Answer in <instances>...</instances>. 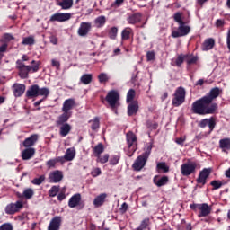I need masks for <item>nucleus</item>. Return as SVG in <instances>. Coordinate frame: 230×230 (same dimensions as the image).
<instances>
[{
  "label": "nucleus",
  "mask_w": 230,
  "mask_h": 230,
  "mask_svg": "<svg viewBox=\"0 0 230 230\" xmlns=\"http://www.w3.org/2000/svg\"><path fill=\"white\" fill-rule=\"evenodd\" d=\"M39 141V135H31L23 141V146L25 148H31Z\"/></svg>",
  "instance_id": "21"
},
{
  "label": "nucleus",
  "mask_w": 230,
  "mask_h": 230,
  "mask_svg": "<svg viewBox=\"0 0 230 230\" xmlns=\"http://www.w3.org/2000/svg\"><path fill=\"white\" fill-rule=\"evenodd\" d=\"M59 188L57 186H52L51 189L49 190V197H57L59 191Z\"/></svg>",
  "instance_id": "47"
},
{
  "label": "nucleus",
  "mask_w": 230,
  "mask_h": 230,
  "mask_svg": "<svg viewBox=\"0 0 230 230\" xmlns=\"http://www.w3.org/2000/svg\"><path fill=\"white\" fill-rule=\"evenodd\" d=\"M198 164L195 161L188 160L181 165V173L183 177H189L197 172Z\"/></svg>",
  "instance_id": "5"
},
{
  "label": "nucleus",
  "mask_w": 230,
  "mask_h": 230,
  "mask_svg": "<svg viewBox=\"0 0 230 230\" xmlns=\"http://www.w3.org/2000/svg\"><path fill=\"white\" fill-rule=\"evenodd\" d=\"M211 186H213L214 190H219V188H222V186H224V183H222V181L215 180L211 181Z\"/></svg>",
  "instance_id": "54"
},
{
  "label": "nucleus",
  "mask_w": 230,
  "mask_h": 230,
  "mask_svg": "<svg viewBox=\"0 0 230 230\" xmlns=\"http://www.w3.org/2000/svg\"><path fill=\"white\" fill-rule=\"evenodd\" d=\"M82 200V195L80 193L75 194L72 196L68 201L69 208H76Z\"/></svg>",
  "instance_id": "24"
},
{
  "label": "nucleus",
  "mask_w": 230,
  "mask_h": 230,
  "mask_svg": "<svg viewBox=\"0 0 230 230\" xmlns=\"http://www.w3.org/2000/svg\"><path fill=\"white\" fill-rule=\"evenodd\" d=\"M91 175L92 177H98L102 175V169H100L99 167L93 168Z\"/></svg>",
  "instance_id": "52"
},
{
  "label": "nucleus",
  "mask_w": 230,
  "mask_h": 230,
  "mask_svg": "<svg viewBox=\"0 0 230 230\" xmlns=\"http://www.w3.org/2000/svg\"><path fill=\"white\" fill-rule=\"evenodd\" d=\"M51 64L53 67H56V69H60V62L57 61L56 59L51 60Z\"/></svg>",
  "instance_id": "61"
},
{
  "label": "nucleus",
  "mask_w": 230,
  "mask_h": 230,
  "mask_svg": "<svg viewBox=\"0 0 230 230\" xmlns=\"http://www.w3.org/2000/svg\"><path fill=\"white\" fill-rule=\"evenodd\" d=\"M148 224H150L149 218H145L140 223V226L137 228V230H145L146 227H148Z\"/></svg>",
  "instance_id": "44"
},
{
  "label": "nucleus",
  "mask_w": 230,
  "mask_h": 230,
  "mask_svg": "<svg viewBox=\"0 0 230 230\" xmlns=\"http://www.w3.org/2000/svg\"><path fill=\"white\" fill-rule=\"evenodd\" d=\"M106 102H108L111 109L119 107V93L116 90L110 91L106 96Z\"/></svg>",
  "instance_id": "7"
},
{
  "label": "nucleus",
  "mask_w": 230,
  "mask_h": 230,
  "mask_svg": "<svg viewBox=\"0 0 230 230\" xmlns=\"http://www.w3.org/2000/svg\"><path fill=\"white\" fill-rule=\"evenodd\" d=\"M58 162V161L56 160V159L49 160V161L47 162V166H48L49 168H54L55 164H57Z\"/></svg>",
  "instance_id": "59"
},
{
  "label": "nucleus",
  "mask_w": 230,
  "mask_h": 230,
  "mask_svg": "<svg viewBox=\"0 0 230 230\" xmlns=\"http://www.w3.org/2000/svg\"><path fill=\"white\" fill-rule=\"evenodd\" d=\"M0 230H13V226L10 223L1 225Z\"/></svg>",
  "instance_id": "57"
},
{
  "label": "nucleus",
  "mask_w": 230,
  "mask_h": 230,
  "mask_svg": "<svg viewBox=\"0 0 230 230\" xmlns=\"http://www.w3.org/2000/svg\"><path fill=\"white\" fill-rule=\"evenodd\" d=\"M121 213H127V210L128 209V205L127 203H123L120 207Z\"/></svg>",
  "instance_id": "63"
},
{
  "label": "nucleus",
  "mask_w": 230,
  "mask_h": 230,
  "mask_svg": "<svg viewBox=\"0 0 230 230\" xmlns=\"http://www.w3.org/2000/svg\"><path fill=\"white\" fill-rule=\"evenodd\" d=\"M198 211L199 218H202V217H208V215H211V211H213V207L208 205V203H200Z\"/></svg>",
  "instance_id": "12"
},
{
  "label": "nucleus",
  "mask_w": 230,
  "mask_h": 230,
  "mask_svg": "<svg viewBox=\"0 0 230 230\" xmlns=\"http://www.w3.org/2000/svg\"><path fill=\"white\" fill-rule=\"evenodd\" d=\"M156 170L158 173H168L170 172V166L164 162H158L156 164Z\"/></svg>",
  "instance_id": "28"
},
{
  "label": "nucleus",
  "mask_w": 230,
  "mask_h": 230,
  "mask_svg": "<svg viewBox=\"0 0 230 230\" xmlns=\"http://www.w3.org/2000/svg\"><path fill=\"white\" fill-rule=\"evenodd\" d=\"M214 47H215V40L212 38H209L204 41L202 49L203 51H209V49H213Z\"/></svg>",
  "instance_id": "32"
},
{
  "label": "nucleus",
  "mask_w": 230,
  "mask_h": 230,
  "mask_svg": "<svg viewBox=\"0 0 230 230\" xmlns=\"http://www.w3.org/2000/svg\"><path fill=\"white\" fill-rule=\"evenodd\" d=\"M3 39L4 40H5V42H10V40H13V37L10 33L4 34Z\"/></svg>",
  "instance_id": "60"
},
{
  "label": "nucleus",
  "mask_w": 230,
  "mask_h": 230,
  "mask_svg": "<svg viewBox=\"0 0 230 230\" xmlns=\"http://www.w3.org/2000/svg\"><path fill=\"white\" fill-rule=\"evenodd\" d=\"M58 6H60L62 10H69L73 8V0H63L58 3Z\"/></svg>",
  "instance_id": "34"
},
{
  "label": "nucleus",
  "mask_w": 230,
  "mask_h": 230,
  "mask_svg": "<svg viewBox=\"0 0 230 230\" xmlns=\"http://www.w3.org/2000/svg\"><path fill=\"white\" fill-rule=\"evenodd\" d=\"M184 141H186V137H181L175 140L177 145H184Z\"/></svg>",
  "instance_id": "62"
},
{
  "label": "nucleus",
  "mask_w": 230,
  "mask_h": 230,
  "mask_svg": "<svg viewBox=\"0 0 230 230\" xmlns=\"http://www.w3.org/2000/svg\"><path fill=\"white\" fill-rule=\"evenodd\" d=\"M118 163H119V155H112L110 159V164H112L113 166H115V164H118Z\"/></svg>",
  "instance_id": "53"
},
{
  "label": "nucleus",
  "mask_w": 230,
  "mask_h": 230,
  "mask_svg": "<svg viewBox=\"0 0 230 230\" xmlns=\"http://www.w3.org/2000/svg\"><path fill=\"white\" fill-rule=\"evenodd\" d=\"M136 96V91L134 89H130L127 93V102L128 103L132 102Z\"/></svg>",
  "instance_id": "49"
},
{
  "label": "nucleus",
  "mask_w": 230,
  "mask_h": 230,
  "mask_svg": "<svg viewBox=\"0 0 230 230\" xmlns=\"http://www.w3.org/2000/svg\"><path fill=\"white\" fill-rule=\"evenodd\" d=\"M150 154H152V144H148L146 146L145 152L140 155V156L144 157V159L148 161V157H150Z\"/></svg>",
  "instance_id": "40"
},
{
  "label": "nucleus",
  "mask_w": 230,
  "mask_h": 230,
  "mask_svg": "<svg viewBox=\"0 0 230 230\" xmlns=\"http://www.w3.org/2000/svg\"><path fill=\"white\" fill-rule=\"evenodd\" d=\"M44 181H46V176L41 175V176H40L38 178H34L31 181V183L35 184V186H40V184H42V182H44Z\"/></svg>",
  "instance_id": "43"
},
{
  "label": "nucleus",
  "mask_w": 230,
  "mask_h": 230,
  "mask_svg": "<svg viewBox=\"0 0 230 230\" xmlns=\"http://www.w3.org/2000/svg\"><path fill=\"white\" fill-rule=\"evenodd\" d=\"M33 195H35V191L33 190V189H31V188L25 189L22 193V196L24 197V199H31Z\"/></svg>",
  "instance_id": "41"
},
{
  "label": "nucleus",
  "mask_w": 230,
  "mask_h": 230,
  "mask_svg": "<svg viewBox=\"0 0 230 230\" xmlns=\"http://www.w3.org/2000/svg\"><path fill=\"white\" fill-rule=\"evenodd\" d=\"M33 155H35V148L29 147L22 151V159L23 161H30V159H31V157H33Z\"/></svg>",
  "instance_id": "22"
},
{
  "label": "nucleus",
  "mask_w": 230,
  "mask_h": 230,
  "mask_svg": "<svg viewBox=\"0 0 230 230\" xmlns=\"http://www.w3.org/2000/svg\"><path fill=\"white\" fill-rule=\"evenodd\" d=\"M75 155H76V150L75 149V147H70L66 149V154L63 156V159H65V161H73Z\"/></svg>",
  "instance_id": "26"
},
{
  "label": "nucleus",
  "mask_w": 230,
  "mask_h": 230,
  "mask_svg": "<svg viewBox=\"0 0 230 230\" xmlns=\"http://www.w3.org/2000/svg\"><path fill=\"white\" fill-rule=\"evenodd\" d=\"M141 17H143V15L140 13H136L134 14H131L128 18V22L129 24H137V22H141Z\"/></svg>",
  "instance_id": "31"
},
{
  "label": "nucleus",
  "mask_w": 230,
  "mask_h": 230,
  "mask_svg": "<svg viewBox=\"0 0 230 230\" xmlns=\"http://www.w3.org/2000/svg\"><path fill=\"white\" fill-rule=\"evenodd\" d=\"M39 66L40 64H36L34 66H26L25 63H22V61H16V69L19 71V76L22 80L28 78L30 72L37 73L39 71Z\"/></svg>",
  "instance_id": "2"
},
{
  "label": "nucleus",
  "mask_w": 230,
  "mask_h": 230,
  "mask_svg": "<svg viewBox=\"0 0 230 230\" xmlns=\"http://www.w3.org/2000/svg\"><path fill=\"white\" fill-rule=\"evenodd\" d=\"M109 37L111 40H114L116 37H118V29L116 27H111L110 29Z\"/></svg>",
  "instance_id": "46"
},
{
  "label": "nucleus",
  "mask_w": 230,
  "mask_h": 230,
  "mask_svg": "<svg viewBox=\"0 0 230 230\" xmlns=\"http://www.w3.org/2000/svg\"><path fill=\"white\" fill-rule=\"evenodd\" d=\"M190 31H191V28H190V26L185 25L184 22L180 23L178 31H173L172 32V37H173V39H177L179 37H186Z\"/></svg>",
  "instance_id": "8"
},
{
  "label": "nucleus",
  "mask_w": 230,
  "mask_h": 230,
  "mask_svg": "<svg viewBox=\"0 0 230 230\" xmlns=\"http://www.w3.org/2000/svg\"><path fill=\"white\" fill-rule=\"evenodd\" d=\"M64 179V174L61 171H53L49 174V182H51L53 184H57L58 182H60Z\"/></svg>",
  "instance_id": "13"
},
{
  "label": "nucleus",
  "mask_w": 230,
  "mask_h": 230,
  "mask_svg": "<svg viewBox=\"0 0 230 230\" xmlns=\"http://www.w3.org/2000/svg\"><path fill=\"white\" fill-rule=\"evenodd\" d=\"M75 107H76V102L75 101V99H66L63 102L62 112H71V111H73Z\"/></svg>",
  "instance_id": "14"
},
{
  "label": "nucleus",
  "mask_w": 230,
  "mask_h": 230,
  "mask_svg": "<svg viewBox=\"0 0 230 230\" xmlns=\"http://www.w3.org/2000/svg\"><path fill=\"white\" fill-rule=\"evenodd\" d=\"M22 44H23V46H33V44H35V39L31 36L23 38Z\"/></svg>",
  "instance_id": "42"
},
{
  "label": "nucleus",
  "mask_w": 230,
  "mask_h": 230,
  "mask_svg": "<svg viewBox=\"0 0 230 230\" xmlns=\"http://www.w3.org/2000/svg\"><path fill=\"white\" fill-rule=\"evenodd\" d=\"M148 160H146L145 157L139 155L134 162L133 164V170H135L136 172H141V170H143V168H145V164H146V162Z\"/></svg>",
  "instance_id": "16"
},
{
  "label": "nucleus",
  "mask_w": 230,
  "mask_h": 230,
  "mask_svg": "<svg viewBox=\"0 0 230 230\" xmlns=\"http://www.w3.org/2000/svg\"><path fill=\"white\" fill-rule=\"evenodd\" d=\"M184 60H186V55H179L175 60L177 67H181V66H182V64L184 63Z\"/></svg>",
  "instance_id": "45"
},
{
  "label": "nucleus",
  "mask_w": 230,
  "mask_h": 230,
  "mask_svg": "<svg viewBox=\"0 0 230 230\" xmlns=\"http://www.w3.org/2000/svg\"><path fill=\"white\" fill-rule=\"evenodd\" d=\"M220 96V88L215 87L210 90V92L205 95V98L210 100V102H214V100H217Z\"/></svg>",
  "instance_id": "23"
},
{
  "label": "nucleus",
  "mask_w": 230,
  "mask_h": 230,
  "mask_svg": "<svg viewBox=\"0 0 230 230\" xmlns=\"http://www.w3.org/2000/svg\"><path fill=\"white\" fill-rule=\"evenodd\" d=\"M92 28H93V24L91 22H82L77 30L78 36L79 37H87V35H89V32L91 31Z\"/></svg>",
  "instance_id": "9"
},
{
  "label": "nucleus",
  "mask_w": 230,
  "mask_h": 230,
  "mask_svg": "<svg viewBox=\"0 0 230 230\" xmlns=\"http://www.w3.org/2000/svg\"><path fill=\"white\" fill-rule=\"evenodd\" d=\"M190 207V209H193L194 211H199L200 208V204H191Z\"/></svg>",
  "instance_id": "64"
},
{
  "label": "nucleus",
  "mask_w": 230,
  "mask_h": 230,
  "mask_svg": "<svg viewBox=\"0 0 230 230\" xmlns=\"http://www.w3.org/2000/svg\"><path fill=\"white\" fill-rule=\"evenodd\" d=\"M69 132H71V125L67 123L61 124V127L59 128L60 136H62V137H66V136H67Z\"/></svg>",
  "instance_id": "33"
},
{
  "label": "nucleus",
  "mask_w": 230,
  "mask_h": 230,
  "mask_svg": "<svg viewBox=\"0 0 230 230\" xmlns=\"http://www.w3.org/2000/svg\"><path fill=\"white\" fill-rule=\"evenodd\" d=\"M109 161V155H104L101 156L100 155L97 156V163H102V164H105Z\"/></svg>",
  "instance_id": "50"
},
{
  "label": "nucleus",
  "mask_w": 230,
  "mask_h": 230,
  "mask_svg": "<svg viewBox=\"0 0 230 230\" xmlns=\"http://www.w3.org/2000/svg\"><path fill=\"white\" fill-rule=\"evenodd\" d=\"M130 33H132V29L125 28L121 32L122 40H128L130 39Z\"/></svg>",
  "instance_id": "38"
},
{
  "label": "nucleus",
  "mask_w": 230,
  "mask_h": 230,
  "mask_svg": "<svg viewBox=\"0 0 230 230\" xmlns=\"http://www.w3.org/2000/svg\"><path fill=\"white\" fill-rule=\"evenodd\" d=\"M216 125L217 124L213 118L204 119L199 122V127H200V128H206V127H208L210 132H213Z\"/></svg>",
  "instance_id": "15"
},
{
  "label": "nucleus",
  "mask_w": 230,
  "mask_h": 230,
  "mask_svg": "<svg viewBox=\"0 0 230 230\" xmlns=\"http://www.w3.org/2000/svg\"><path fill=\"white\" fill-rule=\"evenodd\" d=\"M105 22H107L105 16H99L94 20L96 28H103V26H105Z\"/></svg>",
  "instance_id": "36"
},
{
  "label": "nucleus",
  "mask_w": 230,
  "mask_h": 230,
  "mask_svg": "<svg viewBox=\"0 0 230 230\" xmlns=\"http://www.w3.org/2000/svg\"><path fill=\"white\" fill-rule=\"evenodd\" d=\"M215 24H216V28L219 30H224V26H226V21L222 19H217Z\"/></svg>",
  "instance_id": "51"
},
{
  "label": "nucleus",
  "mask_w": 230,
  "mask_h": 230,
  "mask_svg": "<svg viewBox=\"0 0 230 230\" xmlns=\"http://www.w3.org/2000/svg\"><path fill=\"white\" fill-rule=\"evenodd\" d=\"M186 100V90L183 87H179L174 93V97L172 99V105L174 107H180L182 105Z\"/></svg>",
  "instance_id": "6"
},
{
  "label": "nucleus",
  "mask_w": 230,
  "mask_h": 230,
  "mask_svg": "<svg viewBox=\"0 0 230 230\" xmlns=\"http://www.w3.org/2000/svg\"><path fill=\"white\" fill-rule=\"evenodd\" d=\"M13 87V94L16 98L21 97L22 94H24V91H26V85L22 84H14Z\"/></svg>",
  "instance_id": "20"
},
{
  "label": "nucleus",
  "mask_w": 230,
  "mask_h": 230,
  "mask_svg": "<svg viewBox=\"0 0 230 230\" xmlns=\"http://www.w3.org/2000/svg\"><path fill=\"white\" fill-rule=\"evenodd\" d=\"M192 111L194 114H199V116L215 114L218 111V104L203 96L192 103Z\"/></svg>",
  "instance_id": "1"
},
{
  "label": "nucleus",
  "mask_w": 230,
  "mask_h": 230,
  "mask_svg": "<svg viewBox=\"0 0 230 230\" xmlns=\"http://www.w3.org/2000/svg\"><path fill=\"white\" fill-rule=\"evenodd\" d=\"M139 110V105L137 102H131L128 106V116H134L135 114H137V111Z\"/></svg>",
  "instance_id": "27"
},
{
  "label": "nucleus",
  "mask_w": 230,
  "mask_h": 230,
  "mask_svg": "<svg viewBox=\"0 0 230 230\" xmlns=\"http://www.w3.org/2000/svg\"><path fill=\"white\" fill-rule=\"evenodd\" d=\"M80 82L84 85H89L93 82V75L92 74H84L81 76Z\"/></svg>",
  "instance_id": "35"
},
{
  "label": "nucleus",
  "mask_w": 230,
  "mask_h": 230,
  "mask_svg": "<svg viewBox=\"0 0 230 230\" xmlns=\"http://www.w3.org/2000/svg\"><path fill=\"white\" fill-rule=\"evenodd\" d=\"M219 148H221L222 152H226V150H230V138L226 137L219 140Z\"/></svg>",
  "instance_id": "30"
},
{
  "label": "nucleus",
  "mask_w": 230,
  "mask_h": 230,
  "mask_svg": "<svg viewBox=\"0 0 230 230\" xmlns=\"http://www.w3.org/2000/svg\"><path fill=\"white\" fill-rule=\"evenodd\" d=\"M73 116V112L63 111V113L58 118L56 124L58 126L64 125L66 121H69V118Z\"/></svg>",
  "instance_id": "19"
},
{
  "label": "nucleus",
  "mask_w": 230,
  "mask_h": 230,
  "mask_svg": "<svg viewBox=\"0 0 230 230\" xmlns=\"http://www.w3.org/2000/svg\"><path fill=\"white\" fill-rule=\"evenodd\" d=\"M126 137L128 144V150L125 149L126 154L128 157H132L137 150V137H136V135L132 131L128 132Z\"/></svg>",
  "instance_id": "4"
},
{
  "label": "nucleus",
  "mask_w": 230,
  "mask_h": 230,
  "mask_svg": "<svg viewBox=\"0 0 230 230\" xmlns=\"http://www.w3.org/2000/svg\"><path fill=\"white\" fill-rule=\"evenodd\" d=\"M147 61L150 62L155 58V53L154 51H149L146 53Z\"/></svg>",
  "instance_id": "58"
},
{
  "label": "nucleus",
  "mask_w": 230,
  "mask_h": 230,
  "mask_svg": "<svg viewBox=\"0 0 230 230\" xmlns=\"http://www.w3.org/2000/svg\"><path fill=\"white\" fill-rule=\"evenodd\" d=\"M92 130H98L100 128V119L95 117L93 120H90Z\"/></svg>",
  "instance_id": "39"
},
{
  "label": "nucleus",
  "mask_w": 230,
  "mask_h": 230,
  "mask_svg": "<svg viewBox=\"0 0 230 230\" xmlns=\"http://www.w3.org/2000/svg\"><path fill=\"white\" fill-rule=\"evenodd\" d=\"M94 153L97 154V156L101 154H103V144H99L94 147Z\"/></svg>",
  "instance_id": "55"
},
{
  "label": "nucleus",
  "mask_w": 230,
  "mask_h": 230,
  "mask_svg": "<svg viewBox=\"0 0 230 230\" xmlns=\"http://www.w3.org/2000/svg\"><path fill=\"white\" fill-rule=\"evenodd\" d=\"M185 60L188 66H193V64H197L199 58L193 55H185Z\"/></svg>",
  "instance_id": "37"
},
{
  "label": "nucleus",
  "mask_w": 230,
  "mask_h": 230,
  "mask_svg": "<svg viewBox=\"0 0 230 230\" xmlns=\"http://www.w3.org/2000/svg\"><path fill=\"white\" fill-rule=\"evenodd\" d=\"M61 224H62V217L57 216L51 219L49 225L48 230H59Z\"/></svg>",
  "instance_id": "18"
},
{
  "label": "nucleus",
  "mask_w": 230,
  "mask_h": 230,
  "mask_svg": "<svg viewBox=\"0 0 230 230\" xmlns=\"http://www.w3.org/2000/svg\"><path fill=\"white\" fill-rule=\"evenodd\" d=\"M26 96L27 98H37V96L47 98L49 96V89L47 87L40 88L38 84H33L27 90Z\"/></svg>",
  "instance_id": "3"
},
{
  "label": "nucleus",
  "mask_w": 230,
  "mask_h": 230,
  "mask_svg": "<svg viewBox=\"0 0 230 230\" xmlns=\"http://www.w3.org/2000/svg\"><path fill=\"white\" fill-rule=\"evenodd\" d=\"M105 199H107V194L105 193L100 194L94 199L93 205L96 208H100V206H103V203L105 202Z\"/></svg>",
  "instance_id": "29"
},
{
  "label": "nucleus",
  "mask_w": 230,
  "mask_h": 230,
  "mask_svg": "<svg viewBox=\"0 0 230 230\" xmlns=\"http://www.w3.org/2000/svg\"><path fill=\"white\" fill-rule=\"evenodd\" d=\"M98 80H99L100 84H103L105 82H109V75H107L106 73H101L98 75Z\"/></svg>",
  "instance_id": "48"
},
{
  "label": "nucleus",
  "mask_w": 230,
  "mask_h": 230,
  "mask_svg": "<svg viewBox=\"0 0 230 230\" xmlns=\"http://www.w3.org/2000/svg\"><path fill=\"white\" fill-rule=\"evenodd\" d=\"M174 21L178 22V24L184 23V21H182V14L181 13H176L174 14Z\"/></svg>",
  "instance_id": "56"
},
{
  "label": "nucleus",
  "mask_w": 230,
  "mask_h": 230,
  "mask_svg": "<svg viewBox=\"0 0 230 230\" xmlns=\"http://www.w3.org/2000/svg\"><path fill=\"white\" fill-rule=\"evenodd\" d=\"M168 176H163L161 178H159V176H155L153 182L155 184V186L161 188V186H166V184H168Z\"/></svg>",
  "instance_id": "25"
},
{
  "label": "nucleus",
  "mask_w": 230,
  "mask_h": 230,
  "mask_svg": "<svg viewBox=\"0 0 230 230\" xmlns=\"http://www.w3.org/2000/svg\"><path fill=\"white\" fill-rule=\"evenodd\" d=\"M22 208V201L19 200V201H16L15 203L8 204L5 207V213L6 215H14V213H17V211H19V209H21Z\"/></svg>",
  "instance_id": "11"
},
{
  "label": "nucleus",
  "mask_w": 230,
  "mask_h": 230,
  "mask_svg": "<svg viewBox=\"0 0 230 230\" xmlns=\"http://www.w3.org/2000/svg\"><path fill=\"white\" fill-rule=\"evenodd\" d=\"M211 174V169H203L197 179L198 184H206V181L208 180V177Z\"/></svg>",
  "instance_id": "17"
},
{
  "label": "nucleus",
  "mask_w": 230,
  "mask_h": 230,
  "mask_svg": "<svg viewBox=\"0 0 230 230\" xmlns=\"http://www.w3.org/2000/svg\"><path fill=\"white\" fill-rule=\"evenodd\" d=\"M71 19V13H54L49 21L50 22H66Z\"/></svg>",
  "instance_id": "10"
}]
</instances>
